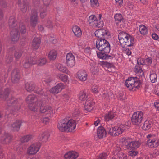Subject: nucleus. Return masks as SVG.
I'll list each match as a JSON object with an SVG mask.
<instances>
[{"instance_id":"1","label":"nucleus","mask_w":159,"mask_h":159,"mask_svg":"<svg viewBox=\"0 0 159 159\" xmlns=\"http://www.w3.org/2000/svg\"><path fill=\"white\" fill-rule=\"evenodd\" d=\"M40 108V111L45 115L50 117H52L55 113V111L50 106H44L42 105V103L38 101L34 103L32 106H29L30 109L32 111H35L37 110L38 108Z\"/></svg>"},{"instance_id":"2","label":"nucleus","mask_w":159,"mask_h":159,"mask_svg":"<svg viewBox=\"0 0 159 159\" xmlns=\"http://www.w3.org/2000/svg\"><path fill=\"white\" fill-rule=\"evenodd\" d=\"M76 121L71 119L67 121L62 120L58 122L57 128L61 131L72 132L76 128Z\"/></svg>"},{"instance_id":"3","label":"nucleus","mask_w":159,"mask_h":159,"mask_svg":"<svg viewBox=\"0 0 159 159\" xmlns=\"http://www.w3.org/2000/svg\"><path fill=\"white\" fill-rule=\"evenodd\" d=\"M118 39L121 46L123 47L125 46H133L134 44V38L129 34L124 32L119 34Z\"/></svg>"},{"instance_id":"4","label":"nucleus","mask_w":159,"mask_h":159,"mask_svg":"<svg viewBox=\"0 0 159 159\" xmlns=\"http://www.w3.org/2000/svg\"><path fill=\"white\" fill-rule=\"evenodd\" d=\"M96 47L100 51L109 53L110 50L109 42L104 39H98L96 41Z\"/></svg>"},{"instance_id":"5","label":"nucleus","mask_w":159,"mask_h":159,"mask_svg":"<svg viewBox=\"0 0 159 159\" xmlns=\"http://www.w3.org/2000/svg\"><path fill=\"white\" fill-rule=\"evenodd\" d=\"M141 83L139 79L136 77H130L127 79L125 81L126 86L130 89L134 88H138Z\"/></svg>"},{"instance_id":"6","label":"nucleus","mask_w":159,"mask_h":159,"mask_svg":"<svg viewBox=\"0 0 159 159\" xmlns=\"http://www.w3.org/2000/svg\"><path fill=\"white\" fill-rule=\"evenodd\" d=\"M143 117V114L141 111L134 112L131 117V121L134 125L138 126L142 122Z\"/></svg>"},{"instance_id":"7","label":"nucleus","mask_w":159,"mask_h":159,"mask_svg":"<svg viewBox=\"0 0 159 159\" xmlns=\"http://www.w3.org/2000/svg\"><path fill=\"white\" fill-rule=\"evenodd\" d=\"M40 147L41 144L39 143H33L28 148L27 150V153L30 155H35L39 151Z\"/></svg>"},{"instance_id":"8","label":"nucleus","mask_w":159,"mask_h":159,"mask_svg":"<svg viewBox=\"0 0 159 159\" xmlns=\"http://www.w3.org/2000/svg\"><path fill=\"white\" fill-rule=\"evenodd\" d=\"M89 22L91 26L101 28L103 26V22L102 21L98 22L97 17L94 15H91L89 17Z\"/></svg>"},{"instance_id":"9","label":"nucleus","mask_w":159,"mask_h":159,"mask_svg":"<svg viewBox=\"0 0 159 159\" xmlns=\"http://www.w3.org/2000/svg\"><path fill=\"white\" fill-rule=\"evenodd\" d=\"M122 141L124 142L123 143V144L126 143V142L128 143L126 146L127 148L129 149H135L138 148L140 145V143L138 141H130L124 138L122 139Z\"/></svg>"},{"instance_id":"10","label":"nucleus","mask_w":159,"mask_h":159,"mask_svg":"<svg viewBox=\"0 0 159 159\" xmlns=\"http://www.w3.org/2000/svg\"><path fill=\"white\" fill-rule=\"evenodd\" d=\"M75 58L74 55L71 53H68L66 56V63L67 66L70 67H72L75 65Z\"/></svg>"},{"instance_id":"11","label":"nucleus","mask_w":159,"mask_h":159,"mask_svg":"<svg viewBox=\"0 0 159 159\" xmlns=\"http://www.w3.org/2000/svg\"><path fill=\"white\" fill-rule=\"evenodd\" d=\"M95 34L98 38H107L109 37L110 33L107 30L102 29L96 30L95 32Z\"/></svg>"},{"instance_id":"12","label":"nucleus","mask_w":159,"mask_h":159,"mask_svg":"<svg viewBox=\"0 0 159 159\" xmlns=\"http://www.w3.org/2000/svg\"><path fill=\"white\" fill-rule=\"evenodd\" d=\"M76 78L81 81H86L88 77V74L86 71L84 70H79L76 73Z\"/></svg>"},{"instance_id":"13","label":"nucleus","mask_w":159,"mask_h":159,"mask_svg":"<svg viewBox=\"0 0 159 159\" xmlns=\"http://www.w3.org/2000/svg\"><path fill=\"white\" fill-rule=\"evenodd\" d=\"M79 156L78 153L74 151L66 152L64 156L65 159H76Z\"/></svg>"},{"instance_id":"14","label":"nucleus","mask_w":159,"mask_h":159,"mask_svg":"<svg viewBox=\"0 0 159 159\" xmlns=\"http://www.w3.org/2000/svg\"><path fill=\"white\" fill-rule=\"evenodd\" d=\"M11 139V136L7 133H5L0 136V141L3 144L9 143Z\"/></svg>"},{"instance_id":"15","label":"nucleus","mask_w":159,"mask_h":159,"mask_svg":"<svg viewBox=\"0 0 159 159\" xmlns=\"http://www.w3.org/2000/svg\"><path fill=\"white\" fill-rule=\"evenodd\" d=\"M147 145L151 148L156 147L159 145V140L157 139H152L148 140Z\"/></svg>"},{"instance_id":"16","label":"nucleus","mask_w":159,"mask_h":159,"mask_svg":"<svg viewBox=\"0 0 159 159\" xmlns=\"http://www.w3.org/2000/svg\"><path fill=\"white\" fill-rule=\"evenodd\" d=\"M94 103L90 98L87 99L85 104V109L88 111H91L93 108Z\"/></svg>"},{"instance_id":"17","label":"nucleus","mask_w":159,"mask_h":159,"mask_svg":"<svg viewBox=\"0 0 159 159\" xmlns=\"http://www.w3.org/2000/svg\"><path fill=\"white\" fill-rule=\"evenodd\" d=\"M37 21V12L36 11H34L32 13L30 21V23L33 26H34L36 25Z\"/></svg>"},{"instance_id":"18","label":"nucleus","mask_w":159,"mask_h":159,"mask_svg":"<svg viewBox=\"0 0 159 159\" xmlns=\"http://www.w3.org/2000/svg\"><path fill=\"white\" fill-rule=\"evenodd\" d=\"M106 132L103 127H99L97 130V135L100 139L103 138L105 137L106 135Z\"/></svg>"},{"instance_id":"19","label":"nucleus","mask_w":159,"mask_h":159,"mask_svg":"<svg viewBox=\"0 0 159 159\" xmlns=\"http://www.w3.org/2000/svg\"><path fill=\"white\" fill-rule=\"evenodd\" d=\"M114 154L117 155L119 157V159H127V156L125 154H124L120 151V148L119 147L117 148L114 152Z\"/></svg>"},{"instance_id":"20","label":"nucleus","mask_w":159,"mask_h":159,"mask_svg":"<svg viewBox=\"0 0 159 159\" xmlns=\"http://www.w3.org/2000/svg\"><path fill=\"white\" fill-rule=\"evenodd\" d=\"M11 40L14 42H16L18 40L20 35L16 29H14L11 31Z\"/></svg>"},{"instance_id":"21","label":"nucleus","mask_w":159,"mask_h":159,"mask_svg":"<svg viewBox=\"0 0 159 159\" xmlns=\"http://www.w3.org/2000/svg\"><path fill=\"white\" fill-rule=\"evenodd\" d=\"M72 31L75 36L77 37H80L82 34L80 28L78 26L74 25L72 27Z\"/></svg>"},{"instance_id":"22","label":"nucleus","mask_w":159,"mask_h":159,"mask_svg":"<svg viewBox=\"0 0 159 159\" xmlns=\"http://www.w3.org/2000/svg\"><path fill=\"white\" fill-rule=\"evenodd\" d=\"M49 135V134L47 132H43L39 135L38 139L40 141L43 142H45L48 140Z\"/></svg>"},{"instance_id":"23","label":"nucleus","mask_w":159,"mask_h":159,"mask_svg":"<svg viewBox=\"0 0 159 159\" xmlns=\"http://www.w3.org/2000/svg\"><path fill=\"white\" fill-rule=\"evenodd\" d=\"M152 126V121L147 120L144 122L142 128L143 130H147L150 129Z\"/></svg>"},{"instance_id":"24","label":"nucleus","mask_w":159,"mask_h":159,"mask_svg":"<svg viewBox=\"0 0 159 159\" xmlns=\"http://www.w3.org/2000/svg\"><path fill=\"white\" fill-rule=\"evenodd\" d=\"M116 136H118L123 132L126 129V126L124 125H120L119 126H116Z\"/></svg>"},{"instance_id":"25","label":"nucleus","mask_w":159,"mask_h":159,"mask_svg":"<svg viewBox=\"0 0 159 159\" xmlns=\"http://www.w3.org/2000/svg\"><path fill=\"white\" fill-rule=\"evenodd\" d=\"M57 54V53L56 50L52 49L49 53L48 57L51 60H54L56 58Z\"/></svg>"},{"instance_id":"26","label":"nucleus","mask_w":159,"mask_h":159,"mask_svg":"<svg viewBox=\"0 0 159 159\" xmlns=\"http://www.w3.org/2000/svg\"><path fill=\"white\" fill-rule=\"evenodd\" d=\"M41 40L40 38H35L32 42V45L34 49H37L40 46Z\"/></svg>"},{"instance_id":"27","label":"nucleus","mask_w":159,"mask_h":159,"mask_svg":"<svg viewBox=\"0 0 159 159\" xmlns=\"http://www.w3.org/2000/svg\"><path fill=\"white\" fill-rule=\"evenodd\" d=\"M108 53L102 51L98 52L97 53L98 57L103 59H106L109 58L110 56L108 55Z\"/></svg>"},{"instance_id":"28","label":"nucleus","mask_w":159,"mask_h":159,"mask_svg":"<svg viewBox=\"0 0 159 159\" xmlns=\"http://www.w3.org/2000/svg\"><path fill=\"white\" fill-rule=\"evenodd\" d=\"M150 79L152 83L156 82L157 79V76L155 71L154 70H151L150 73Z\"/></svg>"},{"instance_id":"29","label":"nucleus","mask_w":159,"mask_h":159,"mask_svg":"<svg viewBox=\"0 0 159 159\" xmlns=\"http://www.w3.org/2000/svg\"><path fill=\"white\" fill-rule=\"evenodd\" d=\"M139 31L141 34L145 35L147 34L148 30L147 27L143 25H141L139 27Z\"/></svg>"},{"instance_id":"30","label":"nucleus","mask_w":159,"mask_h":159,"mask_svg":"<svg viewBox=\"0 0 159 159\" xmlns=\"http://www.w3.org/2000/svg\"><path fill=\"white\" fill-rule=\"evenodd\" d=\"M57 77L64 82H67L69 81L68 77L67 75L61 73L57 75Z\"/></svg>"},{"instance_id":"31","label":"nucleus","mask_w":159,"mask_h":159,"mask_svg":"<svg viewBox=\"0 0 159 159\" xmlns=\"http://www.w3.org/2000/svg\"><path fill=\"white\" fill-rule=\"evenodd\" d=\"M21 123L20 121H16L12 125V129L14 130L18 131L20 127Z\"/></svg>"},{"instance_id":"32","label":"nucleus","mask_w":159,"mask_h":159,"mask_svg":"<svg viewBox=\"0 0 159 159\" xmlns=\"http://www.w3.org/2000/svg\"><path fill=\"white\" fill-rule=\"evenodd\" d=\"M58 70L63 73L68 74L69 70L67 68L61 64H59L57 67Z\"/></svg>"},{"instance_id":"33","label":"nucleus","mask_w":159,"mask_h":159,"mask_svg":"<svg viewBox=\"0 0 159 159\" xmlns=\"http://www.w3.org/2000/svg\"><path fill=\"white\" fill-rule=\"evenodd\" d=\"M87 94L85 91H81L79 94V98L81 101H84L87 98Z\"/></svg>"},{"instance_id":"34","label":"nucleus","mask_w":159,"mask_h":159,"mask_svg":"<svg viewBox=\"0 0 159 159\" xmlns=\"http://www.w3.org/2000/svg\"><path fill=\"white\" fill-rule=\"evenodd\" d=\"M115 21L116 22V24L120 23L123 21V18L121 14L117 13L114 16Z\"/></svg>"},{"instance_id":"35","label":"nucleus","mask_w":159,"mask_h":159,"mask_svg":"<svg viewBox=\"0 0 159 159\" xmlns=\"http://www.w3.org/2000/svg\"><path fill=\"white\" fill-rule=\"evenodd\" d=\"M114 116L113 113L110 112L105 115L104 118L106 121H108L113 119Z\"/></svg>"},{"instance_id":"36","label":"nucleus","mask_w":159,"mask_h":159,"mask_svg":"<svg viewBox=\"0 0 159 159\" xmlns=\"http://www.w3.org/2000/svg\"><path fill=\"white\" fill-rule=\"evenodd\" d=\"M36 98L35 96L34 95H29L26 99L27 103L29 104H31Z\"/></svg>"},{"instance_id":"37","label":"nucleus","mask_w":159,"mask_h":159,"mask_svg":"<svg viewBox=\"0 0 159 159\" xmlns=\"http://www.w3.org/2000/svg\"><path fill=\"white\" fill-rule=\"evenodd\" d=\"M91 6L93 8H95L99 6L98 0H90Z\"/></svg>"},{"instance_id":"38","label":"nucleus","mask_w":159,"mask_h":159,"mask_svg":"<svg viewBox=\"0 0 159 159\" xmlns=\"http://www.w3.org/2000/svg\"><path fill=\"white\" fill-rule=\"evenodd\" d=\"M11 80L14 82H16L20 79V75L19 73L16 74L14 72L12 74Z\"/></svg>"},{"instance_id":"39","label":"nucleus","mask_w":159,"mask_h":159,"mask_svg":"<svg viewBox=\"0 0 159 159\" xmlns=\"http://www.w3.org/2000/svg\"><path fill=\"white\" fill-rule=\"evenodd\" d=\"M133 5L130 2H129L125 6L126 11L127 12H129L130 10L133 8Z\"/></svg>"},{"instance_id":"40","label":"nucleus","mask_w":159,"mask_h":159,"mask_svg":"<svg viewBox=\"0 0 159 159\" xmlns=\"http://www.w3.org/2000/svg\"><path fill=\"white\" fill-rule=\"evenodd\" d=\"M56 89L58 93L61 91L65 88V86L62 83H60L57 84L56 86Z\"/></svg>"},{"instance_id":"41","label":"nucleus","mask_w":159,"mask_h":159,"mask_svg":"<svg viewBox=\"0 0 159 159\" xmlns=\"http://www.w3.org/2000/svg\"><path fill=\"white\" fill-rule=\"evenodd\" d=\"M34 87V86L31 83H27L25 84L26 89L28 91L33 90Z\"/></svg>"},{"instance_id":"42","label":"nucleus","mask_w":159,"mask_h":159,"mask_svg":"<svg viewBox=\"0 0 159 159\" xmlns=\"http://www.w3.org/2000/svg\"><path fill=\"white\" fill-rule=\"evenodd\" d=\"M32 138V135L29 134L23 137L21 139V140L24 142H27L30 140Z\"/></svg>"},{"instance_id":"43","label":"nucleus","mask_w":159,"mask_h":159,"mask_svg":"<svg viewBox=\"0 0 159 159\" xmlns=\"http://www.w3.org/2000/svg\"><path fill=\"white\" fill-rule=\"evenodd\" d=\"M46 62V60L45 58H43L38 60L36 62V64L38 65L42 66L45 64Z\"/></svg>"},{"instance_id":"44","label":"nucleus","mask_w":159,"mask_h":159,"mask_svg":"<svg viewBox=\"0 0 159 159\" xmlns=\"http://www.w3.org/2000/svg\"><path fill=\"white\" fill-rule=\"evenodd\" d=\"M115 129V127L110 128L108 131V133L111 136H116V130Z\"/></svg>"},{"instance_id":"45","label":"nucleus","mask_w":159,"mask_h":159,"mask_svg":"<svg viewBox=\"0 0 159 159\" xmlns=\"http://www.w3.org/2000/svg\"><path fill=\"white\" fill-rule=\"evenodd\" d=\"M47 15V10L44 8L41 9L40 10V17L43 18H44Z\"/></svg>"},{"instance_id":"46","label":"nucleus","mask_w":159,"mask_h":159,"mask_svg":"<svg viewBox=\"0 0 159 159\" xmlns=\"http://www.w3.org/2000/svg\"><path fill=\"white\" fill-rule=\"evenodd\" d=\"M135 71L136 73H139L141 75H143V72L141 68L138 66H136L135 67Z\"/></svg>"},{"instance_id":"47","label":"nucleus","mask_w":159,"mask_h":159,"mask_svg":"<svg viewBox=\"0 0 159 159\" xmlns=\"http://www.w3.org/2000/svg\"><path fill=\"white\" fill-rule=\"evenodd\" d=\"M152 62V59L151 57L145 59V65L149 66L150 65Z\"/></svg>"},{"instance_id":"48","label":"nucleus","mask_w":159,"mask_h":159,"mask_svg":"<svg viewBox=\"0 0 159 159\" xmlns=\"http://www.w3.org/2000/svg\"><path fill=\"white\" fill-rule=\"evenodd\" d=\"M91 72L94 74H96L97 72V67L94 66H92L90 68Z\"/></svg>"},{"instance_id":"49","label":"nucleus","mask_w":159,"mask_h":159,"mask_svg":"<svg viewBox=\"0 0 159 159\" xmlns=\"http://www.w3.org/2000/svg\"><path fill=\"white\" fill-rule=\"evenodd\" d=\"M145 59L142 58H138L137 59V63L139 65H145Z\"/></svg>"},{"instance_id":"50","label":"nucleus","mask_w":159,"mask_h":159,"mask_svg":"<svg viewBox=\"0 0 159 159\" xmlns=\"http://www.w3.org/2000/svg\"><path fill=\"white\" fill-rule=\"evenodd\" d=\"M50 121V119L48 117H45L42 119L41 121L43 123L47 124Z\"/></svg>"},{"instance_id":"51","label":"nucleus","mask_w":159,"mask_h":159,"mask_svg":"<svg viewBox=\"0 0 159 159\" xmlns=\"http://www.w3.org/2000/svg\"><path fill=\"white\" fill-rule=\"evenodd\" d=\"M91 90L92 92L96 93L98 92V87L96 85L93 86L92 87Z\"/></svg>"},{"instance_id":"52","label":"nucleus","mask_w":159,"mask_h":159,"mask_svg":"<svg viewBox=\"0 0 159 159\" xmlns=\"http://www.w3.org/2000/svg\"><path fill=\"white\" fill-rule=\"evenodd\" d=\"M15 19L14 17H10L9 20V23L10 25H12L15 23Z\"/></svg>"},{"instance_id":"53","label":"nucleus","mask_w":159,"mask_h":159,"mask_svg":"<svg viewBox=\"0 0 159 159\" xmlns=\"http://www.w3.org/2000/svg\"><path fill=\"white\" fill-rule=\"evenodd\" d=\"M21 53L20 52L16 51L15 53V57L16 59L19 58L21 56Z\"/></svg>"},{"instance_id":"54","label":"nucleus","mask_w":159,"mask_h":159,"mask_svg":"<svg viewBox=\"0 0 159 159\" xmlns=\"http://www.w3.org/2000/svg\"><path fill=\"white\" fill-rule=\"evenodd\" d=\"M31 65V64L28 61H26L24 63L23 66L25 68H28L30 67Z\"/></svg>"},{"instance_id":"55","label":"nucleus","mask_w":159,"mask_h":159,"mask_svg":"<svg viewBox=\"0 0 159 159\" xmlns=\"http://www.w3.org/2000/svg\"><path fill=\"white\" fill-rule=\"evenodd\" d=\"M100 65L103 67H107L109 66V63L106 61H100L99 63Z\"/></svg>"},{"instance_id":"56","label":"nucleus","mask_w":159,"mask_h":159,"mask_svg":"<svg viewBox=\"0 0 159 159\" xmlns=\"http://www.w3.org/2000/svg\"><path fill=\"white\" fill-rule=\"evenodd\" d=\"M138 152L135 151H131L129 152V155L132 157H134L137 155Z\"/></svg>"},{"instance_id":"57","label":"nucleus","mask_w":159,"mask_h":159,"mask_svg":"<svg viewBox=\"0 0 159 159\" xmlns=\"http://www.w3.org/2000/svg\"><path fill=\"white\" fill-rule=\"evenodd\" d=\"M20 30L22 34H24L26 32V30L25 26L22 25L20 27Z\"/></svg>"},{"instance_id":"58","label":"nucleus","mask_w":159,"mask_h":159,"mask_svg":"<svg viewBox=\"0 0 159 159\" xmlns=\"http://www.w3.org/2000/svg\"><path fill=\"white\" fill-rule=\"evenodd\" d=\"M70 97L67 94H64L63 95V98L64 101L67 102L69 100Z\"/></svg>"},{"instance_id":"59","label":"nucleus","mask_w":159,"mask_h":159,"mask_svg":"<svg viewBox=\"0 0 159 159\" xmlns=\"http://www.w3.org/2000/svg\"><path fill=\"white\" fill-rule=\"evenodd\" d=\"M116 4L117 6H121L123 3V0H115Z\"/></svg>"},{"instance_id":"60","label":"nucleus","mask_w":159,"mask_h":159,"mask_svg":"<svg viewBox=\"0 0 159 159\" xmlns=\"http://www.w3.org/2000/svg\"><path fill=\"white\" fill-rule=\"evenodd\" d=\"M56 88L55 87H54L52 88L50 90V92L53 93H56L57 94L58 93L57 90V89H56Z\"/></svg>"},{"instance_id":"61","label":"nucleus","mask_w":159,"mask_h":159,"mask_svg":"<svg viewBox=\"0 0 159 159\" xmlns=\"http://www.w3.org/2000/svg\"><path fill=\"white\" fill-rule=\"evenodd\" d=\"M154 104L157 110L159 111V101H157L155 102Z\"/></svg>"},{"instance_id":"62","label":"nucleus","mask_w":159,"mask_h":159,"mask_svg":"<svg viewBox=\"0 0 159 159\" xmlns=\"http://www.w3.org/2000/svg\"><path fill=\"white\" fill-rule=\"evenodd\" d=\"M152 37L155 40H158L159 38L158 36L156 33H153L152 34Z\"/></svg>"},{"instance_id":"63","label":"nucleus","mask_w":159,"mask_h":159,"mask_svg":"<svg viewBox=\"0 0 159 159\" xmlns=\"http://www.w3.org/2000/svg\"><path fill=\"white\" fill-rule=\"evenodd\" d=\"M124 53L126 54L128 56L130 55L131 54V52L129 49H126L124 52Z\"/></svg>"},{"instance_id":"64","label":"nucleus","mask_w":159,"mask_h":159,"mask_svg":"<svg viewBox=\"0 0 159 159\" xmlns=\"http://www.w3.org/2000/svg\"><path fill=\"white\" fill-rule=\"evenodd\" d=\"M102 98L104 99H106L107 101H108L110 98H109V95L108 94H103L102 97Z\"/></svg>"}]
</instances>
